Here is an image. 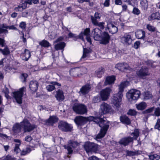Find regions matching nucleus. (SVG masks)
<instances>
[{
  "instance_id": "obj_30",
  "label": "nucleus",
  "mask_w": 160,
  "mask_h": 160,
  "mask_svg": "<svg viewBox=\"0 0 160 160\" xmlns=\"http://www.w3.org/2000/svg\"><path fill=\"white\" fill-rule=\"evenodd\" d=\"M145 35V32L142 30H138L135 32L136 37L138 39H143Z\"/></svg>"
},
{
  "instance_id": "obj_61",
  "label": "nucleus",
  "mask_w": 160,
  "mask_h": 160,
  "mask_svg": "<svg viewBox=\"0 0 160 160\" xmlns=\"http://www.w3.org/2000/svg\"><path fill=\"white\" fill-rule=\"evenodd\" d=\"M50 84H52L54 85V86H57L58 87H60L61 86V84L60 83H59L56 82H50Z\"/></svg>"
},
{
  "instance_id": "obj_36",
  "label": "nucleus",
  "mask_w": 160,
  "mask_h": 160,
  "mask_svg": "<svg viewBox=\"0 0 160 160\" xmlns=\"http://www.w3.org/2000/svg\"><path fill=\"white\" fill-rule=\"evenodd\" d=\"M140 3L142 9L146 11L148 7V4L147 0H142L141 1Z\"/></svg>"
},
{
  "instance_id": "obj_3",
  "label": "nucleus",
  "mask_w": 160,
  "mask_h": 160,
  "mask_svg": "<svg viewBox=\"0 0 160 160\" xmlns=\"http://www.w3.org/2000/svg\"><path fill=\"white\" fill-rule=\"evenodd\" d=\"M101 31L98 28H95L93 29L92 32V34L93 35L94 39L96 40H99L101 38V42L103 44H106L108 43L110 39V36L108 33L104 32L102 35Z\"/></svg>"
},
{
  "instance_id": "obj_20",
  "label": "nucleus",
  "mask_w": 160,
  "mask_h": 160,
  "mask_svg": "<svg viewBox=\"0 0 160 160\" xmlns=\"http://www.w3.org/2000/svg\"><path fill=\"white\" fill-rule=\"evenodd\" d=\"M111 108L110 106L105 103H103L100 106V109L103 114L108 113Z\"/></svg>"
},
{
  "instance_id": "obj_32",
  "label": "nucleus",
  "mask_w": 160,
  "mask_h": 160,
  "mask_svg": "<svg viewBox=\"0 0 160 160\" xmlns=\"http://www.w3.org/2000/svg\"><path fill=\"white\" fill-rule=\"evenodd\" d=\"M65 46V43L64 42H60L56 44L55 48L56 50H63Z\"/></svg>"
},
{
  "instance_id": "obj_48",
  "label": "nucleus",
  "mask_w": 160,
  "mask_h": 160,
  "mask_svg": "<svg viewBox=\"0 0 160 160\" xmlns=\"http://www.w3.org/2000/svg\"><path fill=\"white\" fill-rule=\"evenodd\" d=\"M31 151L30 148H27L26 149H23L22 151L21 154L22 155H25L27 153H29L31 152Z\"/></svg>"
},
{
  "instance_id": "obj_2",
  "label": "nucleus",
  "mask_w": 160,
  "mask_h": 160,
  "mask_svg": "<svg viewBox=\"0 0 160 160\" xmlns=\"http://www.w3.org/2000/svg\"><path fill=\"white\" fill-rule=\"evenodd\" d=\"M129 84L128 81L122 82L119 85V91L117 94H115L112 98V102L114 106L117 108L120 107L121 105V102L122 97V93L124 88L127 86Z\"/></svg>"
},
{
  "instance_id": "obj_46",
  "label": "nucleus",
  "mask_w": 160,
  "mask_h": 160,
  "mask_svg": "<svg viewBox=\"0 0 160 160\" xmlns=\"http://www.w3.org/2000/svg\"><path fill=\"white\" fill-rule=\"evenodd\" d=\"M2 159L3 160H16L15 158L10 155H8L5 157L3 158Z\"/></svg>"
},
{
  "instance_id": "obj_25",
  "label": "nucleus",
  "mask_w": 160,
  "mask_h": 160,
  "mask_svg": "<svg viewBox=\"0 0 160 160\" xmlns=\"http://www.w3.org/2000/svg\"><path fill=\"white\" fill-rule=\"evenodd\" d=\"M14 141L15 142H17L18 143L15 144L14 149L12 152L14 154H17L20 152V149L19 148V146L21 144L20 141L19 139H14Z\"/></svg>"
},
{
  "instance_id": "obj_28",
  "label": "nucleus",
  "mask_w": 160,
  "mask_h": 160,
  "mask_svg": "<svg viewBox=\"0 0 160 160\" xmlns=\"http://www.w3.org/2000/svg\"><path fill=\"white\" fill-rule=\"evenodd\" d=\"M31 56L30 52L28 49H25L24 52L21 55V58L22 59L27 61L30 58Z\"/></svg>"
},
{
  "instance_id": "obj_6",
  "label": "nucleus",
  "mask_w": 160,
  "mask_h": 160,
  "mask_svg": "<svg viewBox=\"0 0 160 160\" xmlns=\"http://www.w3.org/2000/svg\"><path fill=\"white\" fill-rule=\"evenodd\" d=\"M140 94L139 90L132 89L127 93V97L129 101L131 102L137 100L139 98Z\"/></svg>"
},
{
  "instance_id": "obj_44",
  "label": "nucleus",
  "mask_w": 160,
  "mask_h": 160,
  "mask_svg": "<svg viewBox=\"0 0 160 160\" xmlns=\"http://www.w3.org/2000/svg\"><path fill=\"white\" fill-rule=\"evenodd\" d=\"M149 158L151 160H158L160 158V157L157 154H153L150 155Z\"/></svg>"
},
{
  "instance_id": "obj_19",
  "label": "nucleus",
  "mask_w": 160,
  "mask_h": 160,
  "mask_svg": "<svg viewBox=\"0 0 160 160\" xmlns=\"http://www.w3.org/2000/svg\"><path fill=\"white\" fill-rule=\"evenodd\" d=\"M115 68L122 71H124L127 70H130L131 69L127 63H124L117 64Z\"/></svg>"
},
{
  "instance_id": "obj_27",
  "label": "nucleus",
  "mask_w": 160,
  "mask_h": 160,
  "mask_svg": "<svg viewBox=\"0 0 160 160\" xmlns=\"http://www.w3.org/2000/svg\"><path fill=\"white\" fill-rule=\"evenodd\" d=\"M115 80V77L114 76L112 75L106 77L104 84L105 85H110L114 83Z\"/></svg>"
},
{
  "instance_id": "obj_37",
  "label": "nucleus",
  "mask_w": 160,
  "mask_h": 160,
  "mask_svg": "<svg viewBox=\"0 0 160 160\" xmlns=\"http://www.w3.org/2000/svg\"><path fill=\"white\" fill-rule=\"evenodd\" d=\"M143 99L144 100H148L152 97V95L149 92H146L143 93Z\"/></svg>"
},
{
  "instance_id": "obj_63",
  "label": "nucleus",
  "mask_w": 160,
  "mask_h": 160,
  "mask_svg": "<svg viewBox=\"0 0 160 160\" xmlns=\"http://www.w3.org/2000/svg\"><path fill=\"white\" fill-rule=\"evenodd\" d=\"M32 138L31 136H28L26 137L25 141L27 142H30L32 140Z\"/></svg>"
},
{
  "instance_id": "obj_52",
  "label": "nucleus",
  "mask_w": 160,
  "mask_h": 160,
  "mask_svg": "<svg viewBox=\"0 0 160 160\" xmlns=\"http://www.w3.org/2000/svg\"><path fill=\"white\" fill-rule=\"evenodd\" d=\"M154 128L155 129L160 130V118L157 120Z\"/></svg>"
},
{
  "instance_id": "obj_59",
  "label": "nucleus",
  "mask_w": 160,
  "mask_h": 160,
  "mask_svg": "<svg viewBox=\"0 0 160 160\" xmlns=\"http://www.w3.org/2000/svg\"><path fill=\"white\" fill-rule=\"evenodd\" d=\"M140 45V42L138 41L136 42L134 44V47L135 49H138Z\"/></svg>"
},
{
  "instance_id": "obj_12",
  "label": "nucleus",
  "mask_w": 160,
  "mask_h": 160,
  "mask_svg": "<svg viewBox=\"0 0 160 160\" xmlns=\"http://www.w3.org/2000/svg\"><path fill=\"white\" fill-rule=\"evenodd\" d=\"M58 128L60 130L64 132L70 131L72 128V126L67 122L61 121L58 124Z\"/></svg>"
},
{
  "instance_id": "obj_1",
  "label": "nucleus",
  "mask_w": 160,
  "mask_h": 160,
  "mask_svg": "<svg viewBox=\"0 0 160 160\" xmlns=\"http://www.w3.org/2000/svg\"><path fill=\"white\" fill-rule=\"evenodd\" d=\"M93 121L95 123L98 124L101 128L99 132L95 138L96 140L103 138L106 135L109 126L110 122L107 120L106 118H97L93 116H90L88 118L82 116L76 117L74 119L75 123L78 125H81L84 124L88 121Z\"/></svg>"
},
{
  "instance_id": "obj_54",
  "label": "nucleus",
  "mask_w": 160,
  "mask_h": 160,
  "mask_svg": "<svg viewBox=\"0 0 160 160\" xmlns=\"http://www.w3.org/2000/svg\"><path fill=\"white\" fill-rule=\"evenodd\" d=\"M3 92L5 93V97L7 98H8L9 96L8 95V94L9 92V90H8V89L7 88L5 87V88L4 90H3Z\"/></svg>"
},
{
  "instance_id": "obj_42",
  "label": "nucleus",
  "mask_w": 160,
  "mask_h": 160,
  "mask_svg": "<svg viewBox=\"0 0 160 160\" xmlns=\"http://www.w3.org/2000/svg\"><path fill=\"white\" fill-rule=\"evenodd\" d=\"M39 44L42 46L44 47H48L50 46L49 42L45 40H43L42 42H40Z\"/></svg>"
},
{
  "instance_id": "obj_64",
  "label": "nucleus",
  "mask_w": 160,
  "mask_h": 160,
  "mask_svg": "<svg viewBox=\"0 0 160 160\" xmlns=\"http://www.w3.org/2000/svg\"><path fill=\"white\" fill-rule=\"evenodd\" d=\"M109 0H106L104 3V5L105 7H108L109 5Z\"/></svg>"
},
{
  "instance_id": "obj_15",
  "label": "nucleus",
  "mask_w": 160,
  "mask_h": 160,
  "mask_svg": "<svg viewBox=\"0 0 160 160\" xmlns=\"http://www.w3.org/2000/svg\"><path fill=\"white\" fill-rule=\"evenodd\" d=\"M118 30L117 24L115 22H108L107 27L106 29V31L108 30L110 33L114 34L117 32Z\"/></svg>"
},
{
  "instance_id": "obj_18",
  "label": "nucleus",
  "mask_w": 160,
  "mask_h": 160,
  "mask_svg": "<svg viewBox=\"0 0 160 160\" xmlns=\"http://www.w3.org/2000/svg\"><path fill=\"white\" fill-rule=\"evenodd\" d=\"M91 85L87 83L82 86L80 88L79 93L80 95H84L88 94L91 90Z\"/></svg>"
},
{
  "instance_id": "obj_56",
  "label": "nucleus",
  "mask_w": 160,
  "mask_h": 160,
  "mask_svg": "<svg viewBox=\"0 0 160 160\" xmlns=\"http://www.w3.org/2000/svg\"><path fill=\"white\" fill-rule=\"evenodd\" d=\"M154 110V107H152L146 110L145 111H144V112L146 113H150L151 112H152Z\"/></svg>"
},
{
  "instance_id": "obj_38",
  "label": "nucleus",
  "mask_w": 160,
  "mask_h": 160,
  "mask_svg": "<svg viewBox=\"0 0 160 160\" xmlns=\"http://www.w3.org/2000/svg\"><path fill=\"white\" fill-rule=\"evenodd\" d=\"M46 149V152H51L53 153L56 154L58 152L55 146H53L50 148H47Z\"/></svg>"
},
{
  "instance_id": "obj_55",
  "label": "nucleus",
  "mask_w": 160,
  "mask_h": 160,
  "mask_svg": "<svg viewBox=\"0 0 160 160\" xmlns=\"http://www.w3.org/2000/svg\"><path fill=\"white\" fill-rule=\"evenodd\" d=\"M154 114L157 116H160V108H157L155 109Z\"/></svg>"
},
{
  "instance_id": "obj_41",
  "label": "nucleus",
  "mask_w": 160,
  "mask_h": 160,
  "mask_svg": "<svg viewBox=\"0 0 160 160\" xmlns=\"http://www.w3.org/2000/svg\"><path fill=\"white\" fill-rule=\"evenodd\" d=\"M101 14L98 12H96L94 14V17L91 16V17L92 22V19H94L95 21H97V20L99 19L101 17Z\"/></svg>"
},
{
  "instance_id": "obj_9",
  "label": "nucleus",
  "mask_w": 160,
  "mask_h": 160,
  "mask_svg": "<svg viewBox=\"0 0 160 160\" xmlns=\"http://www.w3.org/2000/svg\"><path fill=\"white\" fill-rule=\"evenodd\" d=\"M84 148L88 154L91 152H96L98 150L97 144L89 142L85 143Z\"/></svg>"
},
{
  "instance_id": "obj_45",
  "label": "nucleus",
  "mask_w": 160,
  "mask_h": 160,
  "mask_svg": "<svg viewBox=\"0 0 160 160\" xmlns=\"http://www.w3.org/2000/svg\"><path fill=\"white\" fill-rule=\"evenodd\" d=\"M46 88L48 91L51 92L55 89V86L52 84H51L48 85Z\"/></svg>"
},
{
  "instance_id": "obj_4",
  "label": "nucleus",
  "mask_w": 160,
  "mask_h": 160,
  "mask_svg": "<svg viewBox=\"0 0 160 160\" xmlns=\"http://www.w3.org/2000/svg\"><path fill=\"white\" fill-rule=\"evenodd\" d=\"M90 29L89 28H86L83 31H82L78 36H76V34H73L71 32H70L68 34V36L70 38H79L83 40L84 38V37L85 36L87 41L91 44V40L90 38Z\"/></svg>"
},
{
  "instance_id": "obj_22",
  "label": "nucleus",
  "mask_w": 160,
  "mask_h": 160,
  "mask_svg": "<svg viewBox=\"0 0 160 160\" xmlns=\"http://www.w3.org/2000/svg\"><path fill=\"white\" fill-rule=\"evenodd\" d=\"M38 86V83L36 81H32L30 82L29 88L32 91L35 92L37 89Z\"/></svg>"
},
{
  "instance_id": "obj_51",
  "label": "nucleus",
  "mask_w": 160,
  "mask_h": 160,
  "mask_svg": "<svg viewBox=\"0 0 160 160\" xmlns=\"http://www.w3.org/2000/svg\"><path fill=\"white\" fill-rule=\"evenodd\" d=\"M26 26V24L25 22H21L19 25V27L21 28L22 29H25Z\"/></svg>"
},
{
  "instance_id": "obj_33",
  "label": "nucleus",
  "mask_w": 160,
  "mask_h": 160,
  "mask_svg": "<svg viewBox=\"0 0 160 160\" xmlns=\"http://www.w3.org/2000/svg\"><path fill=\"white\" fill-rule=\"evenodd\" d=\"M92 23L94 25L98 26L101 29H103L104 28L105 23L104 22H98L97 21H95L93 18L92 19Z\"/></svg>"
},
{
  "instance_id": "obj_39",
  "label": "nucleus",
  "mask_w": 160,
  "mask_h": 160,
  "mask_svg": "<svg viewBox=\"0 0 160 160\" xmlns=\"http://www.w3.org/2000/svg\"><path fill=\"white\" fill-rule=\"evenodd\" d=\"M0 52L4 55H7L10 53V50L7 47H5L3 49L0 48Z\"/></svg>"
},
{
  "instance_id": "obj_50",
  "label": "nucleus",
  "mask_w": 160,
  "mask_h": 160,
  "mask_svg": "<svg viewBox=\"0 0 160 160\" xmlns=\"http://www.w3.org/2000/svg\"><path fill=\"white\" fill-rule=\"evenodd\" d=\"M28 77V75L26 73H22L20 76V78L22 82H24L26 81V78Z\"/></svg>"
},
{
  "instance_id": "obj_49",
  "label": "nucleus",
  "mask_w": 160,
  "mask_h": 160,
  "mask_svg": "<svg viewBox=\"0 0 160 160\" xmlns=\"http://www.w3.org/2000/svg\"><path fill=\"white\" fill-rule=\"evenodd\" d=\"M132 13L135 15H138L140 13L141 11L138 8L134 7L132 10Z\"/></svg>"
},
{
  "instance_id": "obj_34",
  "label": "nucleus",
  "mask_w": 160,
  "mask_h": 160,
  "mask_svg": "<svg viewBox=\"0 0 160 160\" xmlns=\"http://www.w3.org/2000/svg\"><path fill=\"white\" fill-rule=\"evenodd\" d=\"M136 108L138 110H143L145 108L147 104L144 102H141L138 104L136 105Z\"/></svg>"
},
{
  "instance_id": "obj_17",
  "label": "nucleus",
  "mask_w": 160,
  "mask_h": 160,
  "mask_svg": "<svg viewBox=\"0 0 160 160\" xmlns=\"http://www.w3.org/2000/svg\"><path fill=\"white\" fill-rule=\"evenodd\" d=\"M137 74L138 77L143 78L149 75L148 69L146 66H143L139 70L137 71Z\"/></svg>"
},
{
  "instance_id": "obj_31",
  "label": "nucleus",
  "mask_w": 160,
  "mask_h": 160,
  "mask_svg": "<svg viewBox=\"0 0 160 160\" xmlns=\"http://www.w3.org/2000/svg\"><path fill=\"white\" fill-rule=\"evenodd\" d=\"M120 119L121 122L123 123L129 125L131 123L129 119L126 116H121Z\"/></svg>"
},
{
  "instance_id": "obj_43",
  "label": "nucleus",
  "mask_w": 160,
  "mask_h": 160,
  "mask_svg": "<svg viewBox=\"0 0 160 160\" xmlns=\"http://www.w3.org/2000/svg\"><path fill=\"white\" fill-rule=\"evenodd\" d=\"M147 28L150 31L155 32L156 30V28L151 24H148L147 25Z\"/></svg>"
},
{
  "instance_id": "obj_16",
  "label": "nucleus",
  "mask_w": 160,
  "mask_h": 160,
  "mask_svg": "<svg viewBox=\"0 0 160 160\" xmlns=\"http://www.w3.org/2000/svg\"><path fill=\"white\" fill-rule=\"evenodd\" d=\"M111 91V89L108 88H106L101 91L100 95L102 100L105 101L108 98Z\"/></svg>"
},
{
  "instance_id": "obj_57",
  "label": "nucleus",
  "mask_w": 160,
  "mask_h": 160,
  "mask_svg": "<svg viewBox=\"0 0 160 160\" xmlns=\"http://www.w3.org/2000/svg\"><path fill=\"white\" fill-rule=\"evenodd\" d=\"M4 33L7 34L8 33V30L6 29H4L2 28H0V34H2Z\"/></svg>"
},
{
  "instance_id": "obj_24",
  "label": "nucleus",
  "mask_w": 160,
  "mask_h": 160,
  "mask_svg": "<svg viewBox=\"0 0 160 160\" xmlns=\"http://www.w3.org/2000/svg\"><path fill=\"white\" fill-rule=\"evenodd\" d=\"M83 48V54L80 59V60L82 61H84L88 58L90 53V50L89 49L84 48Z\"/></svg>"
},
{
  "instance_id": "obj_26",
  "label": "nucleus",
  "mask_w": 160,
  "mask_h": 160,
  "mask_svg": "<svg viewBox=\"0 0 160 160\" xmlns=\"http://www.w3.org/2000/svg\"><path fill=\"white\" fill-rule=\"evenodd\" d=\"M154 20H160V12H156L152 13L148 17V20L149 21Z\"/></svg>"
},
{
  "instance_id": "obj_7",
  "label": "nucleus",
  "mask_w": 160,
  "mask_h": 160,
  "mask_svg": "<svg viewBox=\"0 0 160 160\" xmlns=\"http://www.w3.org/2000/svg\"><path fill=\"white\" fill-rule=\"evenodd\" d=\"M87 71L85 67H75L72 68L70 71L71 76L74 77H80L81 75L85 73Z\"/></svg>"
},
{
  "instance_id": "obj_40",
  "label": "nucleus",
  "mask_w": 160,
  "mask_h": 160,
  "mask_svg": "<svg viewBox=\"0 0 160 160\" xmlns=\"http://www.w3.org/2000/svg\"><path fill=\"white\" fill-rule=\"evenodd\" d=\"M103 70L102 68H99L95 72V74L97 77L100 78L102 77V75L103 73Z\"/></svg>"
},
{
  "instance_id": "obj_14",
  "label": "nucleus",
  "mask_w": 160,
  "mask_h": 160,
  "mask_svg": "<svg viewBox=\"0 0 160 160\" xmlns=\"http://www.w3.org/2000/svg\"><path fill=\"white\" fill-rule=\"evenodd\" d=\"M78 145L79 143L77 142L70 140L68 142V146L64 145L63 147L67 149L68 152V154H70L73 151L72 148H76Z\"/></svg>"
},
{
  "instance_id": "obj_8",
  "label": "nucleus",
  "mask_w": 160,
  "mask_h": 160,
  "mask_svg": "<svg viewBox=\"0 0 160 160\" xmlns=\"http://www.w3.org/2000/svg\"><path fill=\"white\" fill-rule=\"evenodd\" d=\"M21 124L24 132H30L36 128L37 126L34 124H31L27 119H24L21 122Z\"/></svg>"
},
{
  "instance_id": "obj_5",
  "label": "nucleus",
  "mask_w": 160,
  "mask_h": 160,
  "mask_svg": "<svg viewBox=\"0 0 160 160\" xmlns=\"http://www.w3.org/2000/svg\"><path fill=\"white\" fill-rule=\"evenodd\" d=\"M139 135V132L138 129H136L134 132L132 133L131 135L133 136L132 138L128 137L122 138L119 141V143L120 145L125 146L128 145V143L133 141V139H136Z\"/></svg>"
},
{
  "instance_id": "obj_21",
  "label": "nucleus",
  "mask_w": 160,
  "mask_h": 160,
  "mask_svg": "<svg viewBox=\"0 0 160 160\" xmlns=\"http://www.w3.org/2000/svg\"><path fill=\"white\" fill-rule=\"evenodd\" d=\"M58 118L55 116H50L48 119L46 120L45 123L47 125L52 126L58 121Z\"/></svg>"
},
{
  "instance_id": "obj_11",
  "label": "nucleus",
  "mask_w": 160,
  "mask_h": 160,
  "mask_svg": "<svg viewBox=\"0 0 160 160\" xmlns=\"http://www.w3.org/2000/svg\"><path fill=\"white\" fill-rule=\"evenodd\" d=\"M26 88L23 87L20 88L19 91H15L13 93V96L17 103L19 104L22 103V97L23 94V91Z\"/></svg>"
},
{
  "instance_id": "obj_58",
  "label": "nucleus",
  "mask_w": 160,
  "mask_h": 160,
  "mask_svg": "<svg viewBox=\"0 0 160 160\" xmlns=\"http://www.w3.org/2000/svg\"><path fill=\"white\" fill-rule=\"evenodd\" d=\"M88 159V160H100L99 158L94 156H92L89 157Z\"/></svg>"
},
{
  "instance_id": "obj_47",
  "label": "nucleus",
  "mask_w": 160,
  "mask_h": 160,
  "mask_svg": "<svg viewBox=\"0 0 160 160\" xmlns=\"http://www.w3.org/2000/svg\"><path fill=\"white\" fill-rule=\"evenodd\" d=\"M137 113V112L135 110L130 109L127 112V114L130 116H135Z\"/></svg>"
},
{
  "instance_id": "obj_60",
  "label": "nucleus",
  "mask_w": 160,
  "mask_h": 160,
  "mask_svg": "<svg viewBox=\"0 0 160 160\" xmlns=\"http://www.w3.org/2000/svg\"><path fill=\"white\" fill-rule=\"evenodd\" d=\"M5 40L2 38H0V45L2 47H3L4 46L5 44Z\"/></svg>"
},
{
  "instance_id": "obj_10",
  "label": "nucleus",
  "mask_w": 160,
  "mask_h": 160,
  "mask_svg": "<svg viewBox=\"0 0 160 160\" xmlns=\"http://www.w3.org/2000/svg\"><path fill=\"white\" fill-rule=\"evenodd\" d=\"M72 108L73 111L78 114H83L87 112V107L83 104L75 103Z\"/></svg>"
},
{
  "instance_id": "obj_62",
  "label": "nucleus",
  "mask_w": 160,
  "mask_h": 160,
  "mask_svg": "<svg viewBox=\"0 0 160 160\" xmlns=\"http://www.w3.org/2000/svg\"><path fill=\"white\" fill-rule=\"evenodd\" d=\"M122 12L126 11L127 9V6L125 4H123L122 5Z\"/></svg>"
},
{
  "instance_id": "obj_35",
  "label": "nucleus",
  "mask_w": 160,
  "mask_h": 160,
  "mask_svg": "<svg viewBox=\"0 0 160 160\" xmlns=\"http://www.w3.org/2000/svg\"><path fill=\"white\" fill-rule=\"evenodd\" d=\"M27 6L25 3H22L19 4L18 7L15 8L14 10L17 12L22 11L23 10L25 9Z\"/></svg>"
},
{
  "instance_id": "obj_53",
  "label": "nucleus",
  "mask_w": 160,
  "mask_h": 160,
  "mask_svg": "<svg viewBox=\"0 0 160 160\" xmlns=\"http://www.w3.org/2000/svg\"><path fill=\"white\" fill-rule=\"evenodd\" d=\"M101 100V99L99 96H96L93 97L92 99V102L94 103H97L99 102Z\"/></svg>"
},
{
  "instance_id": "obj_29",
  "label": "nucleus",
  "mask_w": 160,
  "mask_h": 160,
  "mask_svg": "<svg viewBox=\"0 0 160 160\" xmlns=\"http://www.w3.org/2000/svg\"><path fill=\"white\" fill-rule=\"evenodd\" d=\"M21 128H22V127L21 122L20 123H16L13 126L12 130L15 135L21 132Z\"/></svg>"
},
{
  "instance_id": "obj_23",
  "label": "nucleus",
  "mask_w": 160,
  "mask_h": 160,
  "mask_svg": "<svg viewBox=\"0 0 160 160\" xmlns=\"http://www.w3.org/2000/svg\"><path fill=\"white\" fill-rule=\"evenodd\" d=\"M55 97L57 100L58 101L61 102L63 101L64 99V96L63 91L59 89L56 92Z\"/></svg>"
},
{
  "instance_id": "obj_13",
  "label": "nucleus",
  "mask_w": 160,
  "mask_h": 160,
  "mask_svg": "<svg viewBox=\"0 0 160 160\" xmlns=\"http://www.w3.org/2000/svg\"><path fill=\"white\" fill-rule=\"evenodd\" d=\"M133 34L131 33H125L121 38V42L124 44L129 45L132 41Z\"/></svg>"
}]
</instances>
